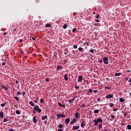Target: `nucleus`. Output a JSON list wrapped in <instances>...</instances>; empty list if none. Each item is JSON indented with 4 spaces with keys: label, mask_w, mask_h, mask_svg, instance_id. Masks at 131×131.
Wrapping results in <instances>:
<instances>
[{
    "label": "nucleus",
    "mask_w": 131,
    "mask_h": 131,
    "mask_svg": "<svg viewBox=\"0 0 131 131\" xmlns=\"http://www.w3.org/2000/svg\"><path fill=\"white\" fill-rule=\"evenodd\" d=\"M120 75H121V73H116L115 74V76H119Z\"/></svg>",
    "instance_id": "17"
},
{
    "label": "nucleus",
    "mask_w": 131,
    "mask_h": 131,
    "mask_svg": "<svg viewBox=\"0 0 131 131\" xmlns=\"http://www.w3.org/2000/svg\"><path fill=\"white\" fill-rule=\"evenodd\" d=\"M14 99H15L16 101H19V97H14Z\"/></svg>",
    "instance_id": "33"
},
{
    "label": "nucleus",
    "mask_w": 131,
    "mask_h": 131,
    "mask_svg": "<svg viewBox=\"0 0 131 131\" xmlns=\"http://www.w3.org/2000/svg\"><path fill=\"white\" fill-rule=\"evenodd\" d=\"M84 125H85L84 122H83V121H82V123H81V127H83V126H84Z\"/></svg>",
    "instance_id": "21"
},
{
    "label": "nucleus",
    "mask_w": 131,
    "mask_h": 131,
    "mask_svg": "<svg viewBox=\"0 0 131 131\" xmlns=\"http://www.w3.org/2000/svg\"><path fill=\"white\" fill-rule=\"evenodd\" d=\"M105 90L107 89V90H111V87H108V86H105Z\"/></svg>",
    "instance_id": "31"
},
{
    "label": "nucleus",
    "mask_w": 131,
    "mask_h": 131,
    "mask_svg": "<svg viewBox=\"0 0 131 131\" xmlns=\"http://www.w3.org/2000/svg\"><path fill=\"white\" fill-rule=\"evenodd\" d=\"M33 121L34 123H36V122H37V120H36V117H33Z\"/></svg>",
    "instance_id": "13"
},
{
    "label": "nucleus",
    "mask_w": 131,
    "mask_h": 131,
    "mask_svg": "<svg viewBox=\"0 0 131 131\" xmlns=\"http://www.w3.org/2000/svg\"><path fill=\"white\" fill-rule=\"evenodd\" d=\"M5 65H6V63H5V62H3V63H2V66H5Z\"/></svg>",
    "instance_id": "55"
},
{
    "label": "nucleus",
    "mask_w": 131,
    "mask_h": 131,
    "mask_svg": "<svg viewBox=\"0 0 131 131\" xmlns=\"http://www.w3.org/2000/svg\"><path fill=\"white\" fill-rule=\"evenodd\" d=\"M40 102L41 103H45V100H43V99H40Z\"/></svg>",
    "instance_id": "27"
},
{
    "label": "nucleus",
    "mask_w": 131,
    "mask_h": 131,
    "mask_svg": "<svg viewBox=\"0 0 131 131\" xmlns=\"http://www.w3.org/2000/svg\"><path fill=\"white\" fill-rule=\"evenodd\" d=\"M47 118H48L47 116H42L41 117V120H45L47 119Z\"/></svg>",
    "instance_id": "15"
},
{
    "label": "nucleus",
    "mask_w": 131,
    "mask_h": 131,
    "mask_svg": "<svg viewBox=\"0 0 131 131\" xmlns=\"http://www.w3.org/2000/svg\"><path fill=\"white\" fill-rule=\"evenodd\" d=\"M15 83H16V84H18V80H16V81H15Z\"/></svg>",
    "instance_id": "58"
},
{
    "label": "nucleus",
    "mask_w": 131,
    "mask_h": 131,
    "mask_svg": "<svg viewBox=\"0 0 131 131\" xmlns=\"http://www.w3.org/2000/svg\"><path fill=\"white\" fill-rule=\"evenodd\" d=\"M45 80H46V81H47V82H49V81H50V80L49 79V78H46V79H45Z\"/></svg>",
    "instance_id": "40"
},
{
    "label": "nucleus",
    "mask_w": 131,
    "mask_h": 131,
    "mask_svg": "<svg viewBox=\"0 0 131 131\" xmlns=\"http://www.w3.org/2000/svg\"><path fill=\"white\" fill-rule=\"evenodd\" d=\"M9 131H15V130L14 129H9Z\"/></svg>",
    "instance_id": "50"
},
{
    "label": "nucleus",
    "mask_w": 131,
    "mask_h": 131,
    "mask_svg": "<svg viewBox=\"0 0 131 131\" xmlns=\"http://www.w3.org/2000/svg\"><path fill=\"white\" fill-rule=\"evenodd\" d=\"M73 48L74 49H77V45H74Z\"/></svg>",
    "instance_id": "38"
},
{
    "label": "nucleus",
    "mask_w": 131,
    "mask_h": 131,
    "mask_svg": "<svg viewBox=\"0 0 131 131\" xmlns=\"http://www.w3.org/2000/svg\"><path fill=\"white\" fill-rule=\"evenodd\" d=\"M75 100V98H73L72 99H69L68 100V102H69L71 104H72L73 103V101Z\"/></svg>",
    "instance_id": "11"
},
{
    "label": "nucleus",
    "mask_w": 131,
    "mask_h": 131,
    "mask_svg": "<svg viewBox=\"0 0 131 131\" xmlns=\"http://www.w3.org/2000/svg\"><path fill=\"white\" fill-rule=\"evenodd\" d=\"M17 94L18 96H20V95H21V92H17Z\"/></svg>",
    "instance_id": "41"
},
{
    "label": "nucleus",
    "mask_w": 131,
    "mask_h": 131,
    "mask_svg": "<svg viewBox=\"0 0 131 131\" xmlns=\"http://www.w3.org/2000/svg\"><path fill=\"white\" fill-rule=\"evenodd\" d=\"M34 111L38 112V113H40V112H41V109L39 108V106H38V105L35 106L34 107Z\"/></svg>",
    "instance_id": "1"
},
{
    "label": "nucleus",
    "mask_w": 131,
    "mask_h": 131,
    "mask_svg": "<svg viewBox=\"0 0 131 131\" xmlns=\"http://www.w3.org/2000/svg\"><path fill=\"white\" fill-rule=\"evenodd\" d=\"M94 113H95V114H97V113H99V110H94Z\"/></svg>",
    "instance_id": "26"
},
{
    "label": "nucleus",
    "mask_w": 131,
    "mask_h": 131,
    "mask_svg": "<svg viewBox=\"0 0 131 131\" xmlns=\"http://www.w3.org/2000/svg\"><path fill=\"white\" fill-rule=\"evenodd\" d=\"M99 63H101V62H103V60L102 59H101L100 60H99Z\"/></svg>",
    "instance_id": "54"
},
{
    "label": "nucleus",
    "mask_w": 131,
    "mask_h": 131,
    "mask_svg": "<svg viewBox=\"0 0 131 131\" xmlns=\"http://www.w3.org/2000/svg\"><path fill=\"white\" fill-rule=\"evenodd\" d=\"M35 111H34V110L33 113H36V112H35Z\"/></svg>",
    "instance_id": "62"
},
{
    "label": "nucleus",
    "mask_w": 131,
    "mask_h": 131,
    "mask_svg": "<svg viewBox=\"0 0 131 131\" xmlns=\"http://www.w3.org/2000/svg\"><path fill=\"white\" fill-rule=\"evenodd\" d=\"M127 72H130V70L127 71Z\"/></svg>",
    "instance_id": "64"
},
{
    "label": "nucleus",
    "mask_w": 131,
    "mask_h": 131,
    "mask_svg": "<svg viewBox=\"0 0 131 131\" xmlns=\"http://www.w3.org/2000/svg\"><path fill=\"white\" fill-rule=\"evenodd\" d=\"M78 82H79V81H82V76L80 75L78 77Z\"/></svg>",
    "instance_id": "7"
},
{
    "label": "nucleus",
    "mask_w": 131,
    "mask_h": 131,
    "mask_svg": "<svg viewBox=\"0 0 131 131\" xmlns=\"http://www.w3.org/2000/svg\"><path fill=\"white\" fill-rule=\"evenodd\" d=\"M102 127H103V124H102V123L99 124L98 128H99V129H101V128H102Z\"/></svg>",
    "instance_id": "18"
},
{
    "label": "nucleus",
    "mask_w": 131,
    "mask_h": 131,
    "mask_svg": "<svg viewBox=\"0 0 131 131\" xmlns=\"http://www.w3.org/2000/svg\"><path fill=\"white\" fill-rule=\"evenodd\" d=\"M119 101H120V102H121V103H123V102H124V99H123V98H119Z\"/></svg>",
    "instance_id": "19"
},
{
    "label": "nucleus",
    "mask_w": 131,
    "mask_h": 131,
    "mask_svg": "<svg viewBox=\"0 0 131 131\" xmlns=\"http://www.w3.org/2000/svg\"><path fill=\"white\" fill-rule=\"evenodd\" d=\"M75 31H76V28H74L72 30V32H75Z\"/></svg>",
    "instance_id": "35"
},
{
    "label": "nucleus",
    "mask_w": 131,
    "mask_h": 131,
    "mask_svg": "<svg viewBox=\"0 0 131 131\" xmlns=\"http://www.w3.org/2000/svg\"><path fill=\"white\" fill-rule=\"evenodd\" d=\"M1 106L2 107H5V106H6V102H5L4 103H2L1 104Z\"/></svg>",
    "instance_id": "29"
},
{
    "label": "nucleus",
    "mask_w": 131,
    "mask_h": 131,
    "mask_svg": "<svg viewBox=\"0 0 131 131\" xmlns=\"http://www.w3.org/2000/svg\"><path fill=\"white\" fill-rule=\"evenodd\" d=\"M57 131H63V129L61 128H59L58 129Z\"/></svg>",
    "instance_id": "45"
},
{
    "label": "nucleus",
    "mask_w": 131,
    "mask_h": 131,
    "mask_svg": "<svg viewBox=\"0 0 131 131\" xmlns=\"http://www.w3.org/2000/svg\"><path fill=\"white\" fill-rule=\"evenodd\" d=\"M108 57H104L103 58V61H104V63L106 64V65L108 64Z\"/></svg>",
    "instance_id": "3"
},
{
    "label": "nucleus",
    "mask_w": 131,
    "mask_h": 131,
    "mask_svg": "<svg viewBox=\"0 0 131 131\" xmlns=\"http://www.w3.org/2000/svg\"><path fill=\"white\" fill-rule=\"evenodd\" d=\"M96 121L99 122H103V120L101 118H97V119L96 120Z\"/></svg>",
    "instance_id": "14"
},
{
    "label": "nucleus",
    "mask_w": 131,
    "mask_h": 131,
    "mask_svg": "<svg viewBox=\"0 0 131 131\" xmlns=\"http://www.w3.org/2000/svg\"><path fill=\"white\" fill-rule=\"evenodd\" d=\"M30 105H31V106H32L33 107L34 106V103H33V102L32 101H30L29 102Z\"/></svg>",
    "instance_id": "20"
},
{
    "label": "nucleus",
    "mask_w": 131,
    "mask_h": 131,
    "mask_svg": "<svg viewBox=\"0 0 131 131\" xmlns=\"http://www.w3.org/2000/svg\"><path fill=\"white\" fill-rule=\"evenodd\" d=\"M95 22H100V20H99V19H95Z\"/></svg>",
    "instance_id": "51"
},
{
    "label": "nucleus",
    "mask_w": 131,
    "mask_h": 131,
    "mask_svg": "<svg viewBox=\"0 0 131 131\" xmlns=\"http://www.w3.org/2000/svg\"><path fill=\"white\" fill-rule=\"evenodd\" d=\"M61 107H62L63 108L65 107V104H61Z\"/></svg>",
    "instance_id": "48"
},
{
    "label": "nucleus",
    "mask_w": 131,
    "mask_h": 131,
    "mask_svg": "<svg viewBox=\"0 0 131 131\" xmlns=\"http://www.w3.org/2000/svg\"><path fill=\"white\" fill-rule=\"evenodd\" d=\"M16 114H17V115H19V114H21V113L20 112V111H19V110H16Z\"/></svg>",
    "instance_id": "24"
},
{
    "label": "nucleus",
    "mask_w": 131,
    "mask_h": 131,
    "mask_svg": "<svg viewBox=\"0 0 131 131\" xmlns=\"http://www.w3.org/2000/svg\"><path fill=\"white\" fill-rule=\"evenodd\" d=\"M128 82H131V79L130 78L128 80Z\"/></svg>",
    "instance_id": "61"
},
{
    "label": "nucleus",
    "mask_w": 131,
    "mask_h": 131,
    "mask_svg": "<svg viewBox=\"0 0 131 131\" xmlns=\"http://www.w3.org/2000/svg\"><path fill=\"white\" fill-rule=\"evenodd\" d=\"M90 53H94V50L93 49H91L90 50Z\"/></svg>",
    "instance_id": "46"
},
{
    "label": "nucleus",
    "mask_w": 131,
    "mask_h": 131,
    "mask_svg": "<svg viewBox=\"0 0 131 131\" xmlns=\"http://www.w3.org/2000/svg\"><path fill=\"white\" fill-rule=\"evenodd\" d=\"M80 107L82 108V107H84V108H85V104H81L80 105Z\"/></svg>",
    "instance_id": "34"
},
{
    "label": "nucleus",
    "mask_w": 131,
    "mask_h": 131,
    "mask_svg": "<svg viewBox=\"0 0 131 131\" xmlns=\"http://www.w3.org/2000/svg\"><path fill=\"white\" fill-rule=\"evenodd\" d=\"M32 39L33 40H35V37H32Z\"/></svg>",
    "instance_id": "60"
},
{
    "label": "nucleus",
    "mask_w": 131,
    "mask_h": 131,
    "mask_svg": "<svg viewBox=\"0 0 131 131\" xmlns=\"http://www.w3.org/2000/svg\"><path fill=\"white\" fill-rule=\"evenodd\" d=\"M63 28L64 29H66V28H67V24H65L63 26Z\"/></svg>",
    "instance_id": "22"
},
{
    "label": "nucleus",
    "mask_w": 131,
    "mask_h": 131,
    "mask_svg": "<svg viewBox=\"0 0 131 131\" xmlns=\"http://www.w3.org/2000/svg\"><path fill=\"white\" fill-rule=\"evenodd\" d=\"M99 17H100V15L99 14H97L96 16V19H99Z\"/></svg>",
    "instance_id": "37"
},
{
    "label": "nucleus",
    "mask_w": 131,
    "mask_h": 131,
    "mask_svg": "<svg viewBox=\"0 0 131 131\" xmlns=\"http://www.w3.org/2000/svg\"><path fill=\"white\" fill-rule=\"evenodd\" d=\"M23 96H25V92H23Z\"/></svg>",
    "instance_id": "56"
},
{
    "label": "nucleus",
    "mask_w": 131,
    "mask_h": 131,
    "mask_svg": "<svg viewBox=\"0 0 131 131\" xmlns=\"http://www.w3.org/2000/svg\"><path fill=\"white\" fill-rule=\"evenodd\" d=\"M93 121H94V122L95 123H94V125L96 126H97V125H98V123H99L97 121V119H94V120H93Z\"/></svg>",
    "instance_id": "12"
},
{
    "label": "nucleus",
    "mask_w": 131,
    "mask_h": 131,
    "mask_svg": "<svg viewBox=\"0 0 131 131\" xmlns=\"http://www.w3.org/2000/svg\"><path fill=\"white\" fill-rule=\"evenodd\" d=\"M23 41V40L22 39L19 40V42H22Z\"/></svg>",
    "instance_id": "59"
},
{
    "label": "nucleus",
    "mask_w": 131,
    "mask_h": 131,
    "mask_svg": "<svg viewBox=\"0 0 131 131\" xmlns=\"http://www.w3.org/2000/svg\"><path fill=\"white\" fill-rule=\"evenodd\" d=\"M78 50H79V52H81V51H82L83 50V48H82L81 47H79L78 48Z\"/></svg>",
    "instance_id": "28"
},
{
    "label": "nucleus",
    "mask_w": 131,
    "mask_h": 131,
    "mask_svg": "<svg viewBox=\"0 0 131 131\" xmlns=\"http://www.w3.org/2000/svg\"><path fill=\"white\" fill-rule=\"evenodd\" d=\"M64 79L66 81H68V77H67V74H64Z\"/></svg>",
    "instance_id": "16"
},
{
    "label": "nucleus",
    "mask_w": 131,
    "mask_h": 131,
    "mask_svg": "<svg viewBox=\"0 0 131 131\" xmlns=\"http://www.w3.org/2000/svg\"><path fill=\"white\" fill-rule=\"evenodd\" d=\"M126 115V114H124V117H125Z\"/></svg>",
    "instance_id": "63"
},
{
    "label": "nucleus",
    "mask_w": 131,
    "mask_h": 131,
    "mask_svg": "<svg viewBox=\"0 0 131 131\" xmlns=\"http://www.w3.org/2000/svg\"><path fill=\"white\" fill-rule=\"evenodd\" d=\"M125 80H126V81L128 80V78L126 77V78H125Z\"/></svg>",
    "instance_id": "57"
},
{
    "label": "nucleus",
    "mask_w": 131,
    "mask_h": 131,
    "mask_svg": "<svg viewBox=\"0 0 131 131\" xmlns=\"http://www.w3.org/2000/svg\"><path fill=\"white\" fill-rule=\"evenodd\" d=\"M127 129H131V125H128L127 126Z\"/></svg>",
    "instance_id": "25"
},
{
    "label": "nucleus",
    "mask_w": 131,
    "mask_h": 131,
    "mask_svg": "<svg viewBox=\"0 0 131 131\" xmlns=\"http://www.w3.org/2000/svg\"><path fill=\"white\" fill-rule=\"evenodd\" d=\"M46 27H47V28H49V27H51V24H46Z\"/></svg>",
    "instance_id": "23"
},
{
    "label": "nucleus",
    "mask_w": 131,
    "mask_h": 131,
    "mask_svg": "<svg viewBox=\"0 0 131 131\" xmlns=\"http://www.w3.org/2000/svg\"><path fill=\"white\" fill-rule=\"evenodd\" d=\"M66 123L67 124H69V122L70 121V118H68L65 120Z\"/></svg>",
    "instance_id": "9"
},
{
    "label": "nucleus",
    "mask_w": 131,
    "mask_h": 131,
    "mask_svg": "<svg viewBox=\"0 0 131 131\" xmlns=\"http://www.w3.org/2000/svg\"><path fill=\"white\" fill-rule=\"evenodd\" d=\"M58 127L59 128H62V127H63V125L62 124L58 125Z\"/></svg>",
    "instance_id": "30"
},
{
    "label": "nucleus",
    "mask_w": 131,
    "mask_h": 131,
    "mask_svg": "<svg viewBox=\"0 0 131 131\" xmlns=\"http://www.w3.org/2000/svg\"><path fill=\"white\" fill-rule=\"evenodd\" d=\"M106 99H111L113 98V95L108 94L105 96Z\"/></svg>",
    "instance_id": "5"
},
{
    "label": "nucleus",
    "mask_w": 131,
    "mask_h": 131,
    "mask_svg": "<svg viewBox=\"0 0 131 131\" xmlns=\"http://www.w3.org/2000/svg\"><path fill=\"white\" fill-rule=\"evenodd\" d=\"M89 93H93V90L92 89H90L89 90Z\"/></svg>",
    "instance_id": "43"
},
{
    "label": "nucleus",
    "mask_w": 131,
    "mask_h": 131,
    "mask_svg": "<svg viewBox=\"0 0 131 131\" xmlns=\"http://www.w3.org/2000/svg\"><path fill=\"white\" fill-rule=\"evenodd\" d=\"M75 117H76V119H78L79 117H80V114L77 112L75 114Z\"/></svg>",
    "instance_id": "4"
},
{
    "label": "nucleus",
    "mask_w": 131,
    "mask_h": 131,
    "mask_svg": "<svg viewBox=\"0 0 131 131\" xmlns=\"http://www.w3.org/2000/svg\"><path fill=\"white\" fill-rule=\"evenodd\" d=\"M93 92H94V93H98L97 90H94Z\"/></svg>",
    "instance_id": "52"
},
{
    "label": "nucleus",
    "mask_w": 131,
    "mask_h": 131,
    "mask_svg": "<svg viewBox=\"0 0 131 131\" xmlns=\"http://www.w3.org/2000/svg\"><path fill=\"white\" fill-rule=\"evenodd\" d=\"M62 68V67H60L59 66H57V69L58 70V69H61Z\"/></svg>",
    "instance_id": "36"
},
{
    "label": "nucleus",
    "mask_w": 131,
    "mask_h": 131,
    "mask_svg": "<svg viewBox=\"0 0 131 131\" xmlns=\"http://www.w3.org/2000/svg\"><path fill=\"white\" fill-rule=\"evenodd\" d=\"M58 105H59V106H62V104H61V102H58Z\"/></svg>",
    "instance_id": "53"
},
{
    "label": "nucleus",
    "mask_w": 131,
    "mask_h": 131,
    "mask_svg": "<svg viewBox=\"0 0 131 131\" xmlns=\"http://www.w3.org/2000/svg\"><path fill=\"white\" fill-rule=\"evenodd\" d=\"M79 128V126H73L72 129L77 130V129H78Z\"/></svg>",
    "instance_id": "8"
},
{
    "label": "nucleus",
    "mask_w": 131,
    "mask_h": 131,
    "mask_svg": "<svg viewBox=\"0 0 131 131\" xmlns=\"http://www.w3.org/2000/svg\"><path fill=\"white\" fill-rule=\"evenodd\" d=\"M3 121L4 122H7V121H8V119L7 118H4Z\"/></svg>",
    "instance_id": "32"
},
{
    "label": "nucleus",
    "mask_w": 131,
    "mask_h": 131,
    "mask_svg": "<svg viewBox=\"0 0 131 131\" xmlns=\"http://www.w3.org/2000/svg\"><path fill=\"white\" fill-rule=\"evenodd\" d=\"M110 106V107H112L113 106H114V104H113V103H111Z\"/></svg>",
    "instance_id": "39"
},
{
    "label": "nucleus",
    "mask_w": 131,
    "mask_h": 131,
    "mask_svg": "<svg viewBox=\"0 0 131 131\" xmlns=\"http://www.w3.org/2000/svg\"><path fill=\"white\" fill-rule=\"evenodd\" d=\"M0 118L1 119H3L4 118V112H0Z\"/></svg>",
    "instance_id": "10"
},
{
    "label": "nucleus",
    "mask_w": 131,
    "mask_h": 131,
    "mask_svg": "<svg viewBox=\"0 0 131 131\" xmlns=\"http://www.w3.org/2000/svg\"><path fill=\"white\" fill-rule=\"evenodd\" d=\"M97 101H98V102H100V101H101V98H98L97 99Z\"/></svg>",
    "instance_id": "49"
},
{
    "label": "nucleus",
    "mask_w": 131,
    "mask_h": 131,
    "mask_svg": "<svg viewBox=\"0 0 131 131\" xmlns=\"http://www.w3.org/2000/svg\"><path fill=\"white\" fill-rule=\"evenodd\" d=\"M77 119H75V118H73V120L71 121L70 122V124L72 125V124H74V123H75V121H76Z\"/></svg>",
    "instance_id": "6"
},
{
    "label": "nucleus",
    "mask_w": 131,
    "mask_h": 131,
    "mask_svg": "<svg viewBox=\"0 0 131 131\" xmlns=\"http://www.w3.org/2000/svg\"><path fill=\"white\" fill-rule=\"evenodd\" d=\"M111 118H112L113 119H114V118H115V116H114V115H112V116H111Z\"/></svg>",
    "instance_id": "42"
},
{
    "label": "nucleus",
    "mask_w": 131,
    "mask_h": 131,
    "mask_svg": "<svg viewBox=\"0 0 131 131\" xmlns=\"http://www.w3.org/2000/svg\"><path fill=\"white\" fill-rule=\"evenodd\" d=\"M56 116L58 119L61 118V117H63V118H65V117H66V116H65V115H64V114H58L56 115Z\"/></svg>",
    "instance_id": "2"
},
{
    "label": "nucleus",
    "mask_w": 131,
    "mask_h": 131,
    "mask_svg": "<svg viewBox=\"0 0 131 131\" xmlns=\"http://www.w3.org/2000/svg\"><path fill=\"white\" fill-rule=\"evenodd\" d=\"M75 89L76 90H78V89H79V87L78 86H75Z\"/></svg>",
    "instance_id": "44"
},
{
    "label": "nucleus",
    "mask_w": 131,
    "mask_h": 131,
    "mask_svg": "<svg viewBox=\"0 0 131 131\" xmlns=\"http://www.w3.org/2000/svg\"><path fill=\"white\" fill-rule=\"evenodd\" d=\"M118 110V108H114L113 111H117Z\"/></svg>",
    "instance_id": "47"
}]
</instances>
